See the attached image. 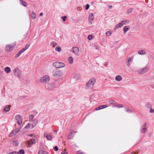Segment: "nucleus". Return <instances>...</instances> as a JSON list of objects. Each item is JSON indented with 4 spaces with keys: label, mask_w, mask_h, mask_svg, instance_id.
Returning <instances> with one entry per match:
<instances>
[{
    "label": "nucleus",
    "mask_w": 154,
    "mask_h": 154,
    "mask_svg": "<svg viewBox=\"0 0 154 154\" xmlns=\"http://www.w3.org/2000/svg\"><path fill=\"white\" fill-rule=\"evenodd\" d=\"M131 154H136V153L133 152Z\"/></svg>",
    "instance_id": "e2e57ef3"
},
{
    "label": "nucleus",
    "mask_w": 154,
    "mask_h": 154,
    "mask_svg": "<svg viewBox=\"0 0 154 154\" xmlns=\"http://www.w3.org/2000/svg\"><path fill=\"white\" fill-rule=\"evenodd\" d=\"M121 23L123 25H125L126 23H128V20H123L121 21Z\"/></svg>",
    "instance_id": "f704fd0d"
},
{
    "label": "nucleus",
    "mask_w": 154,
    "mask_h": 154,
    "mask_svg": "<svg viewBox=\"0 0 154 154\" xmlns=\"http://www.w3.org/2000/svg\"><path fill=\"white\" fill-rule=\"evenodd\" d=\"M51 45L53 47H54L57 45V44L56 42H53L51 43Z\"/></svg>",
    "instance_id": "e433bc0d"
},
{
    "label": "nucleus",
    "mask_w": 154,
    "mask_h": 154,
    "mask_svg": "<svg viewBox=\"0 0 154 154\" xmlns=\"http://www.w3.org/2000/svg\"><path fill=\"white\" fill-rule=\"evenodd\" d=\"M102 109L106 108L108 107V106L107 105H103L101 106Z\"/></svg>",
    "instance_id": "ea45409f"
},
{
    "label": "nucleus",
    "mask_w": 154,
    "mask_h": 154,
    "mask_svg": "<svg viewBox=\"0 0 154 154\" xmlns=\"http://www.w3.org/2000/svg\"><path fill=\"white\" fill-rule=\"evenodd\" d=\"M49 80V77L48 75H45L40 78L39 82L43 84H45L48 82Z\"/></svg>",
    "instance_id": "7ed1b4c3"
},
{
    "label": "nucleus",
    "mask_w": 154,
    "mask_h": 154,
    "mask_svg": "<svg viewBox=\"0 0 154 154\" xmlns=\"http://www.w3.org/2000/svg\"><path fill=\"white\" fill-rule=\"evenodd\" d=\"M68 61L70 64H72L73 62V59L72 57H70L68 59Z\"/></svg>",
    "instance_id": "bb28decb"
},
{
    "label": "nucleus",
    "mask_w": 154,
    "mask_h": 154,
    "mask_svg": "<svg viewBox=\"0 0 154 154\" xmlns=\"http://www.w3.org/2000/svg\"><path fill=\"white\" fill-rule=\"evenodd\" d=\"M109 103L111 104H115L116 103V101L112 100H110L109 101Z\"/></svg>",
    "instance_id": "c85d7f7f"
},
{
    "label": "nucleus",
    "mask_w": 154,
    "mask_h": 154,
    "mask_svg": "<svg viewBox=\"0 0 154 154\" xmlns=\"http://www.w3.org/2000/svg\"><path fill=\"white\" fill-rule=\"evenodd\" d=\"M15 119L17 123L19 125L22 124V121L20 115H17L15 117Z\"/></svg>",
    "instance_id": "1a4fd4ad"
},
{
    "label": "nucleus",
    "mask_w": 154,
    "mask_h": 154,
    "mask_svg": "<svg viewBox=\"0 0 154 154\" xmlns=\"http://www.w3.org/2000/svg\"><path fill=\"white\" fill-rule=\"evenodd\" d=\"M123 29L124 31L123 32V34H125L127 31L128 30L129 28L128 26H126L124 27Z\"/></svg>",
    "instance_id": "393cba45"
},
{
    "label": "nucleus",
    "mask_w": 154,
    "mask_h": 154,
    "mask_svg": "<svg viewBox=\"0 0 154 154\" xmlns=\"http://www.w3.org/2000/svg\"><path fill=\"white\" fill-rule=\"evenodd\" d=\"M61 154H67V153L66 152L63 151L62 152Z\"/></svg>",
    "instance_id": "864d4df0"
},
{
    "label": "nucleus",
    "mask_w": 154,
    "mask_h": 154,
    "mask_svg": "<svg viewBox=\"0 0 154 154\" xmlns=\"http://www.w3.org/2000/svg\"><path fill=\"white\" fill-rule=\"evenodd\" d=\"M99 47L97 46H95V48L96 49H99Z\"/></svg>",
    "instance_id": "5fc2aeb1"
},
{
    "label": "nucleus",
    "mask_w": 154,
    "mask_h": 154,
    "mask_svg": "<svg viewBox=\"0 0 154 154\" xmlns=\"http://www.w3.org/2000/svg\"><path fill=\"white\" fill-rule=\"evenodd\" d=\"M21 1L22 5L26 7L27 6V3L24 1L23 0H20Z\"/></svg>",
    "instance_id": "7c9ffc66"
},
{
    "label": "nucleus",
    "mask_w": 154,
    "mask_h": 154,
    "mask_svg": "<svg viewBox=\"0 0 154 154\" xmlns=\"http://www.w3.org/2000/svg\"><path fill=\"white\" fill-rule=\"evenodd\" d=\"M93 2H91V4L92 5H93Z\"/></svg>",
    "instance_id": "69168bd1"
},
{
    "label": "nucleus",
    "mask_w": 154,
    "mask_h": 154,
    "mask_svg": "<svg viewBox=\"0 0 154 154\" xmlns=\"http://www.w3.org/2000/svg\"><path fill=\"white\" fill-rule=\"evenodd\" d=\"M8 154H17V153H16V152H11V153H9Z\"/></svg>",
    "instance_id": "6e6d98bb"
},
{
    "label": "nucleus",
    "mask_w": 154,
    "mask_h": 154,
    "mask_svg": "<svg viewBox=\"0 0 154 154\" xmlns=\"http://www.w3.org/2000/svg\"><path fill=\"white\" fill-rule=\"evenodd\" d=\"M132 62V59L131 57H129L128 59L127 65L129 66Z\"/></svg>",
    "instance_id": "dca6fc26"
},
{
    "label": "nucleus",
    "mask_w": 154,
    "mask_h": 154,
    "mask_svg": "<svg viewBox=\"0 0 154 154\" xmlns=\"http://www.w3.org/2000/svg\"><path fill=\"white\" fill-rule=\"evenodd\" d=\"M30 16L32 20L35 19L36 17V14L33 11L32 12Z\"/></svg>",
    "instance_id": "2eb2a0df"
},
{
    "label": "nucleus",
    "mask_w": 154,
    "mask_h": 154,
    "mask_svg": "<svg viewBox=\"0 0 154 154\" xmlns=\"http://www.w3.org/2000/svg\"><path fill=\"white\" fill-rule=\"evenodd\" d=\"M29 45H28V44H27V45H26L25 47L24 48L26 50L29 47Z\"/></svg>",
    "instance_id": "a18cd8bd"
},
{
    "label": "nucleus",
    "mask_w": 154,
    "mask_h": 154,
    "mask_svg": "<svg viewBox=\"0 0 154 154\" xmlns=\"http://www.w3.org/2000/svg\"><path fill=\"white\" fill-rule=\"evenodd\" d=\"M16 132L14 130H13L12 132L9 134V136L10 137H11L14 135L16 134Z\"/></svg>",
    "instance_id": "b1692460"
},
{
    "label": "nucleus",
    "mask_w": 154,
    "mask_h": 154,
    "mask_svg": "<svg viewBox=\"0 0 154 154\" xmlns=\"http://www.w3.org/2000/svg\"><path fill=\"white\" fill-rule=\"evenodd\" d=\"M73 132V131L72 130H71L70 131L68 135V138L69 139H72L73 137H74V135L72 134Z\"/></svg>",
    "instance_id": "4468645a"
},
{
    "label": "nucleus",
    "mask_w": 154,
    "mask_h": 154,
    "mask_svg": "<svg viewBox=\"0 0 154 154\" xmlns=\"http://www.w3.org/2000/svg\"><path fill=\"white\" fill-rule=\"evenodd\" d=\"M55 88V85L52 83H50L47 84L45 85V88L46 89L48 90H51L54 89Z\"/></svg>",
    "instance_id": "423d86ee"
},
{
    "label": "nucleus",
    "mask_w": 154,
    "mask_h": 154,
    "mask_svg": "<svg viewBox=\"0 0 154 154\" xmlns=\"http://www.w3.org/2000/svg\"><path fill=\"white\" fill-rule=\"evenodd\" d=\"M22 53L20 51L17 54L15 55L16 57H18Z\"/></svg>",
    "instance_id": "4c0bfd02"
},
{
    "label": "nucleus",
    "mask_w": 154,
    "mask_h": 154,
    "mask_svg": "<svg viewBox=\"0 0 154 154\" xmlns=\"http://www.w3.org/2000/svg\"><path fill=\"white\" fill-rule=\"evenodd\" d=\"M13 73L14 75L18 78L21 76V71L18 68H16L13 70Z\"/></svg>",
    "instance_id": "39448f33"
},
{
    "label": "nucleus",
    "mask_w": 154,
    "mask_h": 154,
    "mask_svg": "<svg viewBox=\"0 0 154 154\" xmlns=\"http://www.w3.org/2000/svg\"><path fill=\"white\" fill-rule=\"evenodd\" d=\"M92 38V36L91 35H89L88 37V38L89 40H91Z\"/></svg>",
    "instance_id": "49530a36"
},
{
    "label": "nucleus",
    "mask_w": 154,
    "mask_h": 154,
    "mask_svg": "<svg viewBox=\"0 0 154 154\" xmlns=\"http://www.w3.org/2000/svg\"><path fill=\"white\" fill-rule=\"evenodd\" d=\"M19 142L17 141H14L13 143V145L14 146H17L18 145Z\"/></svg>",
    "instance_id": "c756f323"
},
{
    "label": "nucleus",
    "mask_w": 154,
    "mask_h": 154,
    "mask_svg": "<svg viewBox=\"0 0 154 154\" xmlns=\"http://www.w3.org/2000/svg\"><path fill=\"white\" fill-rule=\"evenodd\" d=\"M132 11V9L131 8H129L127 10V12L128 13H130Z\"/></svg>",
    "instance_id": "37998d69"
},
{
    "label": "nucleus",
    "mask_w": 154,
    "mask_h": 154,
    "mask_svg": "<svg viewBox=\"0 0 154 154\" xmlns=\"http://www.w3.org/2000/svg\"><path fill=\"white\" fill-rule=\"evenodd\" d=\"M94 18V14L93 13H90L89 15L88 20L89 22L93 21Z\"/></svg>",
    "instance_id": "ddd939ff"
},
{
    "label": "nucleus",
    "mask_w": 154,
    "mask_h": 154,
    "mask_svg": "<svg viewBox=\"0 0 154 154\" xmlns=\"http://www.w3.org/2000/svg\"><path fill=\"white\" fill-rule=\"evenodd\" d=\"M89 7V5L88 4H87L85 7L86 10H88Z\"/></svg>",
    "instance_id": "09e8293b"
},
{
    "label": "nucleus",
    "mask_w": 154,
    "mask_h": 154,
    "mask_svg": "<svg viewBox=\"0 0 154 154\" xmlns=\"http://www.w3.org/2000/svg\"><path fill=\"white\" fill-rule=\"evenodd\" d=\"M26 34L24 35V36L26 37Z\"/></svg>",
    "instance_id": "0e129e2a"
},
{
    "label": "nucleus",
    "mask_w": 154,
    "mask_h": 154,
    "mask_svg": "<svg viewBox=\"0 0 154 154\" xmlns=\"http://www.w3.org/2000/svg\"><path fill=\"white\" fill-rule=\"evenodd\" d=\"M20 128H18L14 130L16 132V133H17L20 131Z\"/></svg>",
    "instance_id": "a19ab883"
},
{
    "label": "nucleus",
    "mask_w": 154,
    "mask_h": 154,
    "mask_svg": "<svg viewBox=\"0 0 154 154\" xmlns=\"http://www.w3.org/2000/svg\"><path fill=\"white\" fill-rule=\"evenodd\" d=\"M5 71L7 73H9L11 72V69L9 67H6L5 68Z\"/></svg>",
    "instance_id": "a211bd4d"
},
{
    "label": "nucleus",
    "mask_w": 154,
    "mask_h": 154,
    "mask_svg": "<svg viewBox=\"0 0 154 154\" xmlns=\"http://www.w3.org/2000/svg\"><path fill=\"white\" fill-rule=\"evenodd\" d=\"M43 15V14L42 13H40L39 14V15L40 16H42Z\"/></svg>",
    "instance_id": "bf43d9fd"
},
{
    "label": "nucleus",
    "mask_w": 154,
    "mask_h": 154,
    "mask_svg": "<svg viewBox=\"0 0 154 154\" xmlns=\"http://www.w3.org/2000/svg\"><path fill=\"white\" fill-rule=\"evenodd\" d=\"M67 17L66 16H65L64 17H61V18L63 19V20L64 21H65L66 19V18Z\"/></svg>",
    "instance_id": "c03bdc74"
},
{
    "label": "nucleus",
    "mask_w": 154,
    "mask_h": 154,
    "mask_svg": "<svg viewBox=\"0 0 154 154\" xmlns=\"http://www.w3.org/2000/svg\"><path fill=\"white\" fill-rule=\"evenodd\" d=\"M28 136H29L30 137H32L33 136V134H29V135H28Z\"/></svg>",
    "instance_id": "680f3d73"
},
{
    "label": "nucleus",
    "mask_w": 154,
    "mask_h": 154,
    "mask_svg": "<svg viewBox=\"0 0 154 154\" xmlns=\"http://www.w3.org/2000/svg\"><path fill=\"white\" fill-rule=\"evenodd\" d=\"M36 143V141L35 140V138H32L28 142V146L29 147H30L31 145L33 144Z\"/></svg>",
    "instance_id": "f8f14e48"
},
{
    "label": "nucleus",
    "mask_w": 154,
    "mask_h": 154,
    "mask_svg": "<svg viewBox=\"0 0 154 154\" xmlns=\"http://www.w3.org/2000/svg\"><path fill=\"white\" fill-rule=\"evenodd\" d=\"M34 116L33 115H31L29 116V118L31 119H33Z\"/></svg>",
    "instance_id": "8fccbe9b"
},
{
    "label": "nucleus",
    "mask_w": 154,
    "mask_h": 154,
    "mask_svg": "<svg viewBox=\"0 0 154 154\" xmlns=\"http://www.w3.org/2000/svg\"><path fill=\"white\" fill-rule=\"evenodd\" d=\"M18 153L19 154H24V151L23 149H20Z\"/></svg>",
    "instance_id": "c9c22d12"
},
{
    "label": "nucleus",
    "mask_w": 154,
    "mask_h": 154,
    "mask_svg": "<svg viewBox=\"0 0 154 154\" xmlns=\"http://www.w3.org/2000/svg\"><path fill=\"white\" fill-rule=\"evenodd\" d=\"M98 107H97L96 108H95V110H99V109H98L99 108H98Z\"/></svg>",
    "instance_id": "13d9d810"
},
{
    "label": "nucleus",
    "mask_w": 154,
    "mask_h": 154,
    "mask_svg": "<svg viewBox=\"0 0 154 154\" xmlns=\"http://www.w3.org/2000/svg\"><path fill=\"white\" fill-rule=\"evenodd\" d=\"M151 113H153L154 112V110L152 108H151L150 110V111H149Z\"/></svg>",
    "instance_id": "603ef678"
},
{
    "label": "nucleus",
    "mask_w": 154,
    "mask_h": 154,
    "mask_svg": "<svg viewBox=\"0 0 154 154\" xmlns=\"http://www.w3.org/2000/svg\"><path fill=\"white\" fill-rule=\"evenodd\" d=\"M123 25V24L121 22L120 23H119L118 24L116 25L115 26V29H117L121 27Z\"/></svg>",
    "instance_id": "f3484780"
},
{
    "label": "nucleus",
    "mask_w": 154,
    "mask_h": 154,
    "mask_svg": "<svg viewBox=\"0 0 154 154\" xmlns=\"http://www.w3.org/2000/svg\"><path fill=\"white\" fill-rule=\"evenodd\" d=\"M109 8H111L112 7V6H110L109 7Z\"/></svg>",
    "instance_id": "338daca9"
},
{
    "label": "nucleus",
    "mask_w": 154,
    "mask_h": 154,
    "mask_svg": "<svg viewBox=\"0 0 154 154\" xmlns=\"http://www.w3.org/2000/svg\"><path fill=\"white\" fill-rule=\"evenodd\" d=\"M98 107H97L96 108H95V110H99V109H98L99 108H98Z\"/></svg>",
    "instance_id": "4d7b16f0"
},
{
    "label": "nucleus",
    "mask_w": 154,
    "mask_h": 154,
    "mask_svg": "<svg viewBox=\"0 0 154 154\" xmlns=\"http://www.w3.org/2000/svg\"><path fill=\"white\" fill-rule=\"evenodd\" d=\"M114 107H116L117 108H122L123 107V106L122 104H119L116 105H114L112 106Z\"/></svg>",
    "instance_id": "5701e85b"
},
{
    "label": "nucleus",
    "mask_w": 154,
    "mask_h": 154,
    "mask_svg": "<svg viewBox=\"0 0 154 154\" xmlns=\"http://www.w3.org/2000/svg\"><path fill=\"white\" fill-rule=\"evenodd\" d=\"M98 107V108H99L98 109L100 110V109H102V108H101V106H100Z\"/></svg>",
    "instance_id": "052dcab7"
},
{
    "label": "nucleus",
    "mask_w": 154,
    "mask_h": 154,
    "mask_svg": "<svg viewBox=\"0 0 154 154\" xmlns=\"http://www.w3.org/2000/svg\"><path fill=\"white\" fill-rule=\"evenodd\" d=\"M54 149L55 151H57L58 150V148L57 146H56L54 147L53 148Z\"/></svg>",
    "instance_id": "de8ad7c7"
},
{
    "label": "nucleus",
    "mask_w": 154,
    "mask_h": 154,
    "mask_svg": "<svg viewBox=\"0 0 154 154\" xmlns=\"http://www.w3.org/2000/svg\"><path fill=\"white\" fill-rule=\"evenodd\" d=\"M38 154H49L47 152L43 150H39L38 151Z\"/></svg>",
    "instance_id": "412c9836"
},
{
    "label": "nucleus",
    "mask_w": 154,
    "mask_h": 154,
    "mask_svg": "<svg viewBox=\"0 0 154 154\" xmlns=\"http://www.w3.org/2000/svg\"><path fill=\"white\" fill-rule=\"evenodd\" d=\"M63 73L60 70L57 69L54 72L53 75L55 77L58 78L62 76Z\"/></svg>",
    "instance_id": "0eeeda50"
},
{
    "label": "nucleus",
    "mask_w": 154,
    "mask_h": 154,
    "mask_svg": "<svg viewBox=\"0 0 154 154\" xmlns=\"http://www.w3.org/2000/svg\"><path fill=\"white\" fill-rule=\"evenodd\" d=\"M149 67H145L142 69L138 70L137 72L139 74H143L149 71Z\"/></svg>",
    "instance_id": "6e6552de"
},
{
    "label": "nucleus",
    "mask_w": 154,
    "mask_h": 154,
    "mask_svg": "<svg viewBox=\"0 0 154 154\" xmlns=\"http://www.w3.org/2000/svg\"><path fill=\"white\" fill-rule=\"evenodd\" d=\"M138 53L140 55H143L146 54V52L145 51L142 50L139 51H138Z\"/></svg>",
    "instance_id": "6ab92c4d"
},
{
    "label": "nucleus",
    "mask_w": 154,
    "mask_h": 154,
    "mask_svg": "<svg viewBox=\"0 0 154 154\" xmlns=\"http://www.w3.org/2000/svg\"><path fill=\"white\" fill-rule=\"evenodd\" d=\"M16 46V43H13L7 45L5 47V51L8 52L12 51L13 48H14Z\"/></svg>",
    "instance_id": "f03ea898"
},
{
    "label": "nucleus",
    "mask_w": 154,
    "mask_h": 154,
    "mask_svg": "<svg viewBox=\"0 0 154 154\" xmlns=\"http://www.w3.org/2000/svg\"><path fill=\"white\" fill-rule=\"evenodd\" d=\"M146 105V106L149 108H151L152 107L151 104L149 103H147Z\"/></svg>",
    "instance_id": "58836bf2"
},
{
    "label": "nucleus",
    "mask_w": 154,
    "mask_h": 154,
    "mask_svg": "<svg viewBox=\"0 0 154 154\" xmlns=\"http://www.w3.org/2000/svg\"><path fill=\"white\" fill-rule=\"evenodd\" d=\"M33 122L34 124L32 125L33 126L32 128H33L34 126H35L38 123V121L37 119H34L33 120Z\"/></svg>",
    "instance_id": "a878e982"
},
{
    "label": "nucleus",
    "mask_w": 154,
    "mask_h": 154,
    "mask_svg": "<svg viewBox=\"0 0 154 154\" xmlns=\"http://www.w3.org/2000/svg\"><path fill=\"white\" fill-rule=\"evenodd\" d=\"M125 110L127 112L129 113H131L132 112V111L129 109L127 107H125Z\"/></svg>",
    "instance_id": "473e14b6"
},
{
    "label": "nucleus",
    "mask_w": 154,
    "mask_h": 154,
    "mask_svg": "<svg viewBox=\"0 0 154 154\" xmlns=\"http://www.w3.org/2000/svg\"><path fill=\"white\" fill-rule=\"evenodd\" d=\"M96 79L94 78L91 79L86 84V87L90 89H92L96 82Z\"/></svg>",
    "instance_id": "f257e3e1"
},
{
    "label": "nucleus",
    "mask_w": 154,
    "mask_h": 154,
    "mask_svg": "<svg viewBox=\"0 0 154 154\" xmlns=\"http://www.w3.org/2000/svg\"><path fill=\"white\" fill-rule=\"evenodd\" d=\"M79 50V49L78 47H75L72 48L71 51L74 54H76L78 53Z\"/></svg>",
    "instance_id": "9b49d317"
},
{
    "label": "nucleus",
    "mask_w": 154,
    "mask_h": 154,
    "mask_svg": "<svg viewBox=\"0 0 154 154\" xmlns=\"http://www.w3.org/2000/svg\"><path fill=\"white\" fill-rule=\"evenodd\" d=\"M55 50L56 51H57L58 52H60L61 51V49L60 47H57L55 49Z\"/></svg>",
    "instance_id": "72a5a7b5"
},
{
    "label": "nucleus",
    "mask_w": 154,
    "mask_h": 154,
    "mask_svg": "<svg viewBox=\"0 0 154 154\" xmlns=\"http://www.w3.org/2000/svg\"><path fill=\"white\" fill-rule=\"evenodd\" d=\"M10 109V107L9 106H7L4 109L3 111L6 112L9 111Z\"/></svg>",
    "instance_id": "4be33fe9"
},
{
    "label": "nucleus",
    "mask_w": 154,
    "mask_h": 154,
    "mask_svg": "<svg viewBox=\"0 0 154 154\" xmlns=\"http://www.w3.org/2000/svg\"><path fill=\"white\" fill-rule=\"evenodd\" d=\"M122 79V78L121 76L120 75H118L115 78V79L116 80L118 81H121Z\"/></svg>",
    "instance_id": "aec40b11"
},
{
    "label": "nucleus",
    "mask_w": 154,
    "mask_h": 154,
    "mask_svg": "<svg viewBox=\"0 0 154 154\" xmlns=\"http://www.w3.org/2000/svg\"><path fill=\"white\" fill-rule=\"evenodd\" d=\"M30 123H28L26 126H25V128H29L30 127Z\"/></svg>",
    "instance_id": "79ce46f5"
},
{
    "label": "nucleus",
    "mask_w": 154,
    "mask_h": 154,
    "mask_svg": "<svg viewBox=\"0 0 154 154\" xmlns=\"http://www.w3.org/2000/svg\"><path fill=\"white\" fill-rule=\"evenodd\" d=\"M53 66L56 68H60L64 67L65 66V64L61 62H56L53 63Z\"/></svg>",
    "instance_id": "20e7f679"
},
{
    "label": "nucleus",
    "mask_w": 154,
    "mask_h": 154,
    "mask_svg": "<svg viewBox=\"0 0 154 154\" xmlns=\"http://www.w3.org/2000/svg\"><path fill=\"white\" fill-rule=\"evenodd\" d=\"M26 50L23 48L20 51L22 53L24 52Z\"/></svg>",
    "instance_id": "3c124183"
},
{
    "label": "nucleus",
    "mask_w": 154,
    "mask_h": 154,
    "mask_svg": "<svg viewBox=\"0 0 154 154\" xmlns=\"http://www.w3.org/2000/svg\"><path fill=\"white\" fill-rule=\"evenodd\" d=\"M112 33V32L110 31H108L106 33V35L108 36H109Z\"/></svg>",
    "instance_id": "2f4dec72"
},
{
    "label": "nucleus",
    "mask_w": 154,
    "mask_h": 154,
    "mask_svg": "<svg viewBox=\"0 0 154 154\" xmlns=\"http://www.w3.org/2000/svg\"><path fill=\"white\" fill-rule=\"evenodd\" d=\"M46 137L47 139L49 140H51L52 138V136L50 135H47L46 136Z\"/></svg>",
    "instance_id": "cd10ccee"
},
{
    "label": "nucleus",
    "mask_w": 154,
    "mask_h": 154,
    "mask_svg": "<svg viewBox=\"0 0 154 154\" xmlns=\"http://www.w3.org/2000/svg\"><path fill=\"white\" fill-rule=\"evenodd\" d=\"M147 128V124L146 123H145L141 126V132L142 133H145L146 131Z\"/></svg>",
    "instance_id": "9d476101"
}]
</instances>
